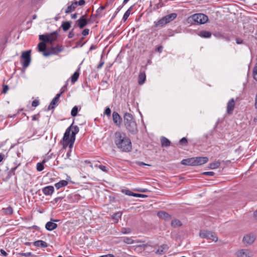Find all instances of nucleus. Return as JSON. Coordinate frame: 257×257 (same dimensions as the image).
<instances>
[{
    "mask_svg": "<svg viewBox=\"0 0 257 257\" xmlns=\"http://www.w3.org/2000/svg\"><path fill=\"white\" fill-rule=\"evenodd\" d=\"M208 20V17L205 14L202 13L195 14L188 18V23L191 24H204Z\"/></svg>",
    "mask_w": 257,
    "mask_h": 257,
    "instance_id": "20e7f679",
    "label": "nucleus"
},
{
    "mask_svg": "<svg viewBox=\"0 0 257 257\" xmlns=\"http://www.w3.org/2000/svg\"><path fill=\"white\" fill-rule=\"evenodd\" d=\"M20 255L23 256L29 257L34 256V255L32 254L31 252H26V253H20Z\"/></svg>",
    "mask_w": 257,
    "mask_h": 257,
    "instance_id": "603ef678",
    "label": "nucleus"
},
{
    "mask_svg": "<svg viewBox=\"0 0 257 257\" xmlns=\"http://www.w3.org/2000/svg\"><path fill=\"white\" fill-rule=\"evenodd\" d=\"M146 80V75L145 71H141L138 77V83L143 85Z\"/></svg>",
    "mask_w": 257,
    "mask_h": 257,
    "instance_id": "b1692460",
    "label": "nucleus"
},
{
    "mask_svg": "<svg viewBox=\"0 0 257 257\" xmlns=\"http://www.w3.org/2000/svg\"><path fill=\"white\" fill-rule=\"evenodd\" d=\"M42 192L45 195H51L54 192V188L53 186H47L42 189Z\"/></svg>",
    "mask_w": 257,
    "mask_h": 257,
    "instance_id": "a211bd4d",
    "label": "nucleus"
},
{
    "mask_svg": "<svg viewBox=\"0 0 257 257\" xmlns=\"http://www.w3.org/2000/svg\"><path fill=\"white\" fill-rule=\"evenodd\" d=\"M132 232V229L128 227H122L121 229V232L123 234H128Z\"/></svg>",
    "mask_w": 257,
    "mask_h": 257,
    "instance_id": "c03bdc74",
    "label": "nucleus"
},
{
    "mask_svg": "<svg viewBox=\"0 0 257 257\" xmlns=\"http://www.w3.org/2000/svg\"><path fill=\"white\" fill-rule=\"evenodd\" d=\"M122 215V213L120 211L116 212L114 213L112 216V218L113 220H115L116 222H117L119 219L121 218Z\"/></svg>",
    "mask_w": 257,
    "mask_h": 257,
    "instance_id": "f704fd0d",
    "label": "nucleus"
},
{
    "mask_svg": "<svg viewBox=\"0 0 257 257\" xmlns=\"http://www.w3.org/2000/svg\"><path fill=\"white\" fill-rule=\"evenodd\" d=\"M181 163L183 165L195 166L194 157L183 159Z\"/></svg>",
    "mask_w": 257,
    "mask_h": 257,
    "instance_id": "f3484780",
    "label": "nucleus"
},
{
    "mask_svg": "<svg viewBox=\"0 0 257 257\" xmlns=\"http://www.w3.org/2000/svg\"><path fill=\"white\" fill-rule=\"evenodd\" d=\"M237 257H251V252L247 249H241L237 252Z\"/></svg>",
    "mask_w": 257,
    "mask_h": 257,
    "instance_id": "6ab92c4d",
    "label": "nucleus"
},
{
    "mask_svg": "<svg viewBox=\"0 0 257 257\" xmlns=\"http://www.w3.org/2000/svg\"><path fill=\"white\" fill-rule=\"evenodd\" d=\"M81 198V196L78 194H71L68 196L69 201L71 202H78Z\"/></svg>",
    "mask_w": 257,
    "mask_h": 257,
    "instance_id": "393cba45",
    "label": "nucleus"
},
{
    "mask_svg": "<svg viewBox=\"0 0 257 257\" xmlns=\"http://www.w3.org/2000/svg\"><path fill=\"white\" fill-rule=\"evenodd\" d=\"M95 166L98 167L100 170H101L102 171L104 172H108V168L105 166L102 165L97 166V165H96Z\"/></svg>",
    "mask_w": 257,
    "mask_h": 257,
    "instance_id": "09e8293b",
    "label": "nucleus"
},
{
    "mask_svg": "<svg viewBox=\"0 0 257 257\" xmlns=\"http://www.w3.org/2000/svg\"><path fill=\"white\" fill-rule=\"evenodd\" d=\"M123 241L124 243L128 244H133L134 242V240L132 238L128 237H124L123 239Z\"/></svg>",
    "mask_w": 257,
    "mask_h": 257,
    "instance_id": "37998d69",
    "label": "nucleus"
},
{
    "mask_svg": "<svg viewBox=\"0 0 257 257\" xmlns=\"http://www.w3.org/2000/svg\"><path fill=\"white\" fill-rule=\"evenodd\" d=\"M252 76L253 79L257 81V62L252 69Z\"/></svg>",
    "mask_w": 257,
    "mask_h": 257,
    "instance_id": "a19ab883",
    "label": "nucleus"
},
{
    "mask_svg": "<svg viewBox=\"0 0 257 257\" xmlns=\"http://www.w3.org/2000/svg\"><path fill=\"white\" fill-rule=\"evenodd\" d=\"M179 144L181 146H186L188 145V140L186 138L183 137L179 141Z\"/></svg>",
    "mask_w": 257,
    "mask_h": 257,
    "instance_id": "79ce46f5",
    "label": "nucleus"
},
{
    "mask_svg": "<svg viewBox=\"0 0 257 257\" xmlns=\"http://www.w3.org/2000/svg\"><path fill=\"white\" fill-rule=\"evenodd\" d=\"M46 162V160H43L42 162H39L37 164V170L38 171H42L44 170V164Z\"/></svg>",
    "mask_w": 257,
    "mask_h": 257,
    "instance_id": "4c0bfd02",
    "label": "nucleus"
},
{
    "mask_svg": "<svg viewBox=\"0 0 257 257\" xmlns=\"http://www.w3.org/2000/svg\"><path fill=\"white\" fill-rule=\"evenodd\" d=\"M77 6V1H75L73 2L70 6L67 7L65 10V13L66 14H69L72 12L75 11V9Z\"/></svg>",
    "mask_w": 257,
    "mask_h": 257,
    "instance_id": "4be33fe9",
    "label": "nucleus"
},
{
    "mask_svg": "<svg viewBox=\"0 0 257 257\" xmlns=\"http://www.w3.org/2000/svg\"><path fill=\"white\" fill-rule=\"evenodd\" d=\"M121 192L126 195L134 196V193L129 189H122Z\"/></svg>",
    "mask_w": 257,
    "mask_h": 257,
    "instance_id": "a18cd8bd",
    "label": "nucleus"
},
{
    "mask_svg": "<svg viewBox=\"0 0 257 257\" xmlns=\"http://www.w3.org/2000/svg\"><path fill=\"white\" fill-rule=\"evenodd\" d=\"M81 109V107H79V110ZM79 109L78 106H74L71 111V115L73 117H75L77 115Z\"/></svg>",
    "mask_w": 257,
    "mask_h": 257,
    "instance_id": "e433bc0d",
    "label": "nucleus"
},
{
    "mask_svg": "<svg viewBox=\"0 0 257 257\" xmlns=\"http://www.w3.org/2000/svg\"><path fill=\"white\" fill-rule=\"evenodd\" d=\"M33 243L36 247H47L48 246L47 243L42 240L35 241Z\"/></svg>",
    "mask_w": 257,
    "mask_h": 257,
    "instance_id": "bb28decb",
    "label": "nucleus"
},
{
    "mask_svg": "<svg viewBox=\"0 0 257 257\" xmlns=\"http://www.w3.org/2000/svg\"><path fill=\"white\" fill-rule=\"evenodd\" d=\"M73 124H74V120L73 121V122L70 125V126H69L66 129L62 139L63 142H72L74 143L75 142L76 135L71 133L70 137V132L73 127Z\"/></svg>",
    "mask_w": 257,
    "mask_h": 257,
    "instance_id": "6e6552de",
    "label": "nucleus"
},
{
    "mask_svg": "<svg viewBox=\"0 0 257 257\" xmlns=\"http://www.w3.org/2000/svg\"><path fill=\"white\" fill-rule=\"evenodd\" d=\"M84 37H82L80 39V40L79 41H78L76 43V47H82L83 46V45L85 43V42L84 43H82V41L84 40Z\"/></svg>",
    "mask_w": 257,
    "mask_h": 257,
    "instance_id": "49530a36",
    "label": "nucleus"
},
{
    "mask_svg": "<svg viewBox=\"0 0 257 257\" xmlns=\"http://www.w3.org/2000/svg\"><path fill=\"white\" fill-rule=\"evenodd\" d=\"M169 248V247L167 244H163L159 246V249L156 251L155 253L157 254L162 255L168 251Z\"/></svg>",
    "mask_w": 257,
    "mask_h": 257,
    "instance_id": "dca6fc26",
    "label": "nucleus"
},
{
    "mask_svg": "<svg viewBox=\"0 0 257 257\" xmlns=\"http://www.w3.org/2000/svg\"><path fill=\"white\" fill-rule=\"evenodd\" d=\"M58 36L57 31H54L50 34H46L39 35V40L41 41L38 45L39 51L43 50V48L47 47L46 43L52 44V43L57 40Z\"/></svg>",
    "mask_w": 257,
    "mask_h": 257,
    "instance_id": "7ed1b4c3",
    "label": "nucleus"
},
{
    "mask_svg": "<svg viewBox=\"0 0 257 257\" xmlns=\"http://www.w3.org/2000/svg\"><path fill=\"white\" fill-rule=\"evenodd\" d=\"M195 166H199L206 163L208 158L206 157H194Z\"/></svg>",
    "mask_w": 257,
    "mask_h": 257,
    "instance_id": "4468645a",
    "label": "nucleus"
},
{
    "mask_svg": "<svg viewBox=\"0 0 257 257\" xmlns=\"http://www.w3.org/2000/svg\"><path fill=\"white\" fill-rule=\"evenodd\" d=\"M157 216L166 221H168L171 219V215L167 212L164 211H160L157 212Z\"/></svg>",
    "mask_w": 257,
    "mask_h": 257,
    "instance_id": "2eb2a0df",
    "label": "nucleus"
},
{
    "mask_svg": "<svg viewBox=\"0 0 257 257\" xmlns=\"http://www.w3.org/2000/svg\"><path fill=\"white\" fill-rule=\"evenodd\" d=\"M182 225V223L179 219H175L171 222V226L173 227L181 226Z\"/></svg>",
    "mask_w": 257,
    "mask_h": 257,
    "instance_id": "c9c22d12",
    "label": "nucleus"
},
{
    "mask_svg": "<svg viewBox=\"0 0 257 257\" xmlns=\"http://www.w3.org/2000/svg\"><path fill=\"white\" fill-rule=\"evenodd\" d=\"M68 184V182L66 180H61L58 183H56L55 184V186L57 189H60L61 187L67 186Z\"/></svg>",
    "mask_w": 257,
    "mask_h": 257,
    "instance_id": "2f4dec72",
    "label": "nucleus"
},
{
    "mask_svg": "<svg viewBox=\"0 0 257 257\" xmlns=\"http://www.w3.org/2000/svg\"><path fill=\"white\" fill-rule=\"evenodd\" d=\"M199 234L200 236L202 238H207L215 242H216L218 240L216 233L211 231L202 230L200 231Z\"/></svg>",
    "mask_w": 257,
    "mask_h": 257,
    "instance_id": "1a4fd4ad",
    "label": "nucleus"
},
{
    "mask_svg": "<svg viewBox=\"0 0 257 257\" xmlns=\"http://www.w3.org/2000/svg\"><path fill=\"white\" fill-rule=\"evenodd\" d=\"M71 131H72L71 133L76 135L79 132V128L78 127V126L77 125L74 126L73 125L72 129Z\"/></svg>",
    "mask_w": 257,
    "mask_h": 257,
    "instance_id": "de8ad7c7",
    "label": "nucleus"
},
{
    "mask_svg": "<svg viewBox=\"0 0 257 257\" xmlns=\"http://www.w3.org/2000/svg\"><path fill=\"white\" fill-rule=\"evenodd\" d=\"M220 165V163L219 162H213V163H210L209 165L208 168H209L210 169H215L218 168L219 167Z\"/></svg>",
    "mask_w": 257,
    "mask_h": 257,
    "instance_id": "58836bf2",
    "label": "nucleus"
},
{
    "mask_svg": "<svg viewBox=\"0 0 257 257\" xmlns=\"http://www.w3.org/2000/svg\"><path fill=\"white\" fill-rule=\"evenodd\" d=\"M63 46L57 45L56 47H53L47 51V47L43 48V50H40V52H43V55L45 57L49 56L51 55H55L63 51L64 50Z\"/></svg>",
    "mask_w": 257,
    "mask_h": 257,
    "instance_id": "423d86ee",
    "label": "nucleus"
},
{
    "mask_svg": "<svg viewBox=\"0 0 257 257\" xmlns=\"http://www.w3.org/2000/svg\"><path fill=\"white\" fill-rule=\"evenodd\" d=\"M134 197L145 198V197H147V195L143 194H139V193H134Z\"/></svg>",
    "mask_w": 257,
    "mask_h": 257,
    "instance_id": "6e6d98bb",
    "label": "nucleus"
},
{
    "mask_svg": "<svg viewBox=\"0 0 257 257\" xmlns=\"http://www.w3.org/2000/svg\"><path fill=\"white\" fill-rule=\"evenodd\" d=\"M167 24L166 22L165 21L163 18H162L157 22H154V25L152 27V29L154 28H161L164 27L165 25Z\"/></svg>",
    "mask_w": 257,
    "mask_h": 257,
    "instance_id": "aec40b11",
    "label": "nucleus"
},
{
    "mask_svg": "<svg viewBox=\"0 0 257 257\" xmlns=\"http://www.w3.org/2000/svg\"><path fill=\"white\" fill-rule=\"evenodd\" d=\"M9 89V86L7 85L4 84L3 85L2 93L4 94L7 93Z\"/></svg>",
    "mask_w": 257,
    "mask_h": 257,
    "instance_id": "3c124183",
    "label": "nucleus"
},
{
    "mask_svg": "<svg viewBox=\"0 0 257 257\" xmlns=\"http://www.w3.org/2000/svg\"><path fill=\"white\" fill-rule=\"evenodd\" d=\"M67 144H68V146H69V150H71L72 148H73L74 142H65Z\"/></svg>",
    "mask_w": 257,
    "mask_h": 257,
    "instance_id": "e2e57ef3",
    "label": "nucleus"
},
{
    "mask_svg": "<svg viewBox=\"0 0 257 257\" xmlns=\"http://www.w3.org/2000/svg\"><path fill=\"white\" fill-rule=\"evenodd\" d=\"M0 252L1 253V254L4 256H7L8 255V253H7V252L3 249H1Z\"/></svg>",
    "mask_w": 257,
    "mask_h": 257,
    "instance_id": "774afa93",
    "label": "nucleus"
},
{
    "mask_svg": "<svg viewBox=\"0 0 257 257\" xmlns=\"http://www.w3.org/2000/svg\"><path fill=\"white\" fill-rule=\"evenodd\" d=\"M89 30L88 29H85L82 32V35L84 36H86L89 34Z\"/></svg>",
    "mask_w": 257,
    "mask_h": 257,
    "instance_id": "4d7b16f0",
    "label": "nucleus"
},
{
    "mask_svg": "<svg viewBox=\"0 0 257 257\" xmlns=\"http://www.w3.org/2000/svg\"><path fill=\"white\" fill-rule=\"evenodd\" d=\"M105 9V6H100L96 11V13L95 14H92V17H101L102 15L101 14V12L102 10Z\"/></svg>",
    "mask_w": 257,
    "mask_h": 257,
    "instance_id": "7c9ffc66",
    "label": "nucleus"
},
{
    "mask_svg": "<svg viewBox=\"0 0 257 257\" xmlns=\"http://www.w3.org/2000/svg\"><path fill=\"white\" fill-rule=\"evenodd\" d=\"M161 143L162 147H168L170 146L171 142L165 137L161 138Z\"/></svg>",
    "mask_w": 257,
    "mask_h": 257,
    "instance_id": "cd10ccee",
    "label": "nucleus"
},
{
    "mask_svg": "<svg viewBox=\"0 0 257 257\" xmlns=\"http://www.w3.org/2000/svg\"><path fill=\"white\" fill-rule=\"evenodd\" d=\"M39 104V101L38 100H34L32 101V106L33 107H37Z\"/></svg>",
    "mask_w": 257,
    "mask_h": 257,
    "instance_id": "13d9d810",
    "label": "nucleus"
},
{
    "mask_svg": "<svg viewBox=\"0 0 257 257\" xmlns=\"http://www.w3.org/2000/svg\"><path fill=\"white\" fill-rule=\"evenodd\" d=\"M114 141L116 147L122 152H128L132 150L131 140L126 137L125 133L116 132L114 134Z\"/></svg>",
    "mask_w": 257,
    "mask_h": 257,
    "instance_id": "f257e3e1",
    "label": "nucleus"
},
{
    "mask_svg": "<svg viewBox=\"0 0 257 257\" xmlns=\"http://www.w3.org/2000/svg\"><path fill=\"white\" fill-rule=\"evenodd\" d=\"M58 221H59V220L51 219V221H49L46 224V229L48 231H52L54 230L58 226V225L54 222Z\"/></svg>",
    "mask_w": 257,
    "mask_h": 257,
    "instance_id": "9d476101",
    "label": "nucleus"
},
{
    "mask_svg": "<svg viewBox=\"0 0 257 257\" xmlns=\"http://www.w3.org/2000/svg\"><path fill=\"white\" fill-rule=\"evenodd\" d=\"M21 165L20 163L18 164L15 167L12 168L10 171L8 172V174L6 177L5 181H7L10 179L12 176L16 175L15 171L18 169V167Z\"/></svg>",
    "mask_w": 257,
    "mask_h": 257,
    "instance_id": "412c9836",
    "label": "nucleus"
},
{
    "mask_svg": "<svg viewBox=\"0 0 257 257\" xmlns=\"http://www.w3.org/2000/svg\"><path fill=\"white\" fill-rule=\"evenodd\" d=\"M63 198H64V197L62 196H59L56 198H55L54 199V201L55 202V203H57V202H58L59 200L62 199Z\"/></svg>",
    "mask_w": 257,
    "mask_h": 257,
    "instance_id": "338daca9",
    "label": "nucleus"
},
{
    "mask_svg": "<svg viewBox=\"0 0 257 257\" xmlns=\"http://www.w3.org/2000/svg\"><path fill=\"white\" fill-rule=\"evenodd\" d=\"M3 210L5 213L7 215H11L13 213V209L12 207L9 206L7 208H3Z\"/></svg>",
    "mask_w": 257,
    "mask_h": 257,
    "instance_id": "ea45409f",
    "label": "nucleus"
},
{
    "mask_svg": "<svg viewBox=\"0 0 257 257\" xmlns=\"http://www.w3.org/2000/svg\"><path fill=\"white\" fill-rule=\"evenodd\" d=\"M133 7L134 6H132L131 7H130L123 15L122 20L124 21H125L127 19L129 16L130 15L131 11L132 10Z\"/></svg>",
    "mask_w": 257,
    "mask_h": 257,
    "instance_id": "72a5a7b5",
    "label": "nucleus"
},
{
    "mask_svg": "<svg viewBox=\"0 0 257 257\" xmlns=\"http://www.w3.org/2000/svg\"><path fill=\"white\" fill-rule=\"evenodd\" d=\"M112 119L114 123L118 127H119L122 122V118L119 114L116 111L112 113Z\"/></svg>",
    "mask_w": 257,
    "mask_h": 257,
    "instance_id": "f8f14e48",
    "label": "nucleus"
},
{
    "mask_svg": "<svg viewBox=\"0 0 257 257\" xmlns=\"http://www.w3.org/2000/svg\"><path fill=\"white\" fill-rule=\"evenodd\" d=\"M73 31H74V29H73L71 31L69 32L68 35V37L69 38H72L74 37V33Z\"/></svg>",
    "mask_w": 257,
    "mask_h": 257,
    "instance_id": "680f3d73",
    "label": "nucleus"
},
{
    "mask_svg": "<svg viewBox=\"0 0 257 257\" xmlns=\"http://www.w3.org/2000/svg\"><path fill=\"white\" fill-rule=\"evenodd\" d=\"M111 109H110V108L108 107H107L105 109L104 114L106 115L107 116H110V114H111Z\"/></svg>",
    "mask_w": 257,
    "mask_h": 257,
    "instance_id": "8fccbe9b",
    "label": "nucleus"
},
{
    "mask_svg": "<svg viewBox=\"0 0 257 257\" xmlns=\"http://www.w3.org/2000/svg\"><path fill=\"white\" fill-rule=\"evenodd\" d=\"M123 123L126 130L132 135H136L138 133L137 122L133 115L128 112L124 113L123 116Z\"/></svg>",
    "mask_w": 257,
    "mask_h": 257,
    "instance_id": "f03ea898",
    "label": "nucleus"
},
{
    "mask_svg": "<svg viewBox=\"0 0 257 257\" xmlns=\"http://www.w3.org/2000/svg\"><path fill=\"white\" fill-rule=\"evenodd\" d=\"M136 164L137 165H138L139 166H150L151 165H149V164H147L143 162H136Z\"/></svg>",
    "mask_w": 257,
    "mask_h": 257,
    "instance_id": "0e129e2a",
    "label": "nucleus"
},
{
    "mask_svg": "<svg viewBox=\"0 0 257 257\" xmlns=\"http://www.w3.org/2000/svg\"><path fill=\"white\" fill-rule=\"evenodd\" d=\"M31 52L30 50L23 52L20 57L21 62L24 69L26 68L30 65L31 60Z\"/></svg>",
    "mask_w": 257,
    "mask_h": 257,
    "instance_id": "0eeeda50",
    "label": "nucleus"
},
{
    "mask_svg": "<svg viewBox=\"0 0 257 257\" xmlns=\"http://www.w3.org/2000/svg\"><path fill=\"white\" fill-rule=\"evenodd\" d=\"M67 82L66 84L61 88L60 92H62V93H64L67 90Z\"/></svg>",
    "mask_w": 257,
    "mask_h": 257,
    "instance_id": "69168bd1",
    "label": "nucleus"
},
{
    "mask_svg": "<svg viewBox=\"0 0 257 257\" xmlns=\"http://www.w3.org/2000/svg\"><path fill=\"white\" fill-rule=\"evenodd\" d=\"M235 106V101L233 98H231L227 104V113L228 114L230 115L233 113Z\"/></svg>",
    "mask_w": 257,
    "mask_h": 257,
    "instance_id": "ddd939ff",
    "label": "nucleus"
},
{
    "mask_svg": "<svg viewBox=\"0 0 257 257\" xmlns=\"http://www.w3.org/2000/svg\"><path fill=\"white\" fill-rule=\"evenodd\" d=\"M94 20L87 19V14L84 15L77 20L74 25V28L78 27L80 29H83L89 23H93Z\"/></svg>",
    "mask_w": 257,
    "mask_h": 257,
    "instance_id": "39448f33",
    "label": "nucleus"
},
{
    "mask_svg": "<svg viewBox=\"0 0 257 257\" xmlns=\"http://www.w3.org/2000/svg\"><path fill=\"white\" fill-rule=\"evenodd\" d=\"M71 21H65L63 22L61 28H62L64 32L68 31L71 27Z\"/></svg>",
    "mask_w": 257,
    "mask_h": 257,
    "instance_id": "c85d7f7f",
    "label": "nucleus"
},
{
    "mask_svg": "<svg viewBox=\"0 0 257 257\" xmlns=\"http://www.w3.org/2000/svg\"><path fill=\"white\" fill-rule=\"evenodd\" d=\"M177 15L176 13H172L165 16L163 18L166 22V23L168 24L169 23L174 20L177 17Z\"/></svg>",
    "mask_w": 257,
    "mask_h": 257,
    "instance_id": "5701e85b",
    "label": "nucleus"
},
{
    "mask_svg": "<svg viewBox=\"0 0 257 257\" xmlns=\"http://www.w3.org/2000/svg\"><path fill=\"white\" fill-rule=\"evenodd\" d=\"M198 36L204 38H209L211 36V33L209 31L202 30L198 32Z\"/></svg>",
    "mask_w": 257,
    "mask_h": 257,
    "instance_id": "a878e982",
    "label": "nucleus"
},
{
    "mask_svg": "<svg viewBox=\"0 0 257 257\" xmlns=\"http://www.w3.org/2000/svg\"><path fill=\"white\" fill-rule=\"evenodd\" d=\"M58 101L59 100L56 98H54L48 106L47 110H50L51 109H54L55 107V105L58 104Z\"/></svg>",
    "mask_w": 257,
    "mask_h": 257,
    "instance_id": "c756f323",
    "label": "nucleus"
},
{
    "mask_svg": "<svg viewBox=\"0 0 257 257\" xmlns=\"http://www.w3.org/2000/svg\"><path fill=\"white\" fill-rule=\"evenodd\" d=\"M235 41L237 44H242L243 43V40L239 38H236Z\"/></svg>",
    "mask_w": 257,
    "mask_h": 257,
    "instance_id": "052dcab7",
    "label": "nucleus"
},
{
    "mask_svg": "<svg viewBox=\"0 0 257 257\" xmlns=\"http://www.w3.org/2000/svg\"><path fill=\"white\" fill-rule=\"evenodd\" d=\"M102 57H103V56H102V55H101V59H102ZM104 63V62L103 61H102V60H100V63H99V64L97 65V69H100V68H101L102 67V66L103 65Z\"/></svg>",
    "mask_w": 257,
    "mask_h": 257,
    "instance_id": "bf43d9fd",
    "label": "nucleus"
},
{
    "mask_svg": "<svg viewBox=\"0 0 257 257\" xmlns=\"http://www.w3.org/2000/svg\"><path fill=\"white\" fill-rule=\"evenodd\" d=\"M202 174L206 176H213L214 175L215 173L213 172H204L202 173Z\"/></svg>",
    "mask_w": 257,
    "mask_h": 257,
    "instance_id": "5fc2aeb1",
    "label": "nucleus"
},
{
    "mask_svg": "<svg viewBox=\"0 0 257 257\" xmlns=\"http://www.w3.org/2000/svg\"><path fill=\"white\" fill-rule=\"evenodd\" d=\"M79 69L75 71L73 74L71 76V82L72 83H74L76 81H77L79 76Z\"/></svg>",
    "mask_w": 257,
    "mask_h": 257,
    "instance_id": "473e14b6",
    "label": "nucleus"
},
{
    "mask_svg": "<svg viewBox=\"0 0 257 257\" xmlns=\"http://www.w3.org/2000/svg\"><path fill=\"white\" fill-rule=\"evenodd\" d=\"M255 239V236L253 234L250 233L243 237L242 241L245 244H251L254 241Z\"/></svg>",
    "mask_w": 257,
    "mask_h": 257,
    "instance_id": "9b49d317",
    "label": "nucleus"
},
{
    "mask_svg": "<svg viewBox=\"0 0 257 257\" xmlns=\"http://www.w3.org/2000/svg\"><path fill=\"white\" fill-rule=\"evenodd\" d=\"M122 8V6H119L118 7L116 11L115 12L113 16H112V17L111 18V21L116 16V15H117V14L119 12V11L121 10V9Z\"/></svg>",
    "mask_w": 257,
    "mask_h": 257,
    "instance_id": "864d4df0",
    "label": "nucleus"
}]
</instances>
